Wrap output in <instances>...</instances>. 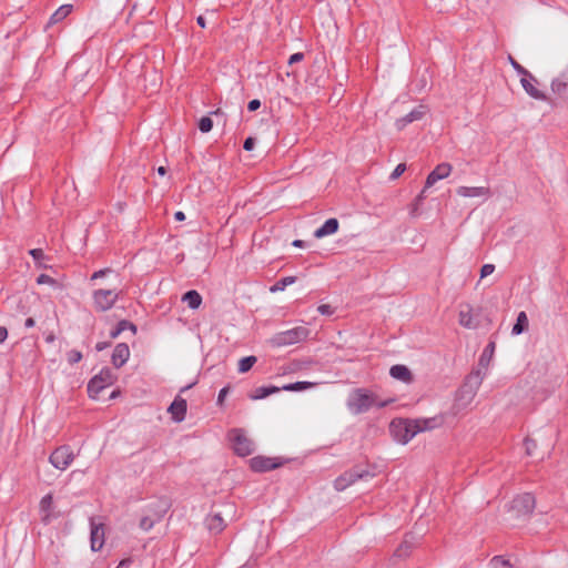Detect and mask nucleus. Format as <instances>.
Instances as JSON below:
<instances>
[{
  "label": "nucleus",
  "instance_id": "nucleus-14",
  "mask_svg": "<svg viewBox=\"0 0 568 568\" xmlns=\"http://www.w3.org/2000/svg\"><path fill=\"white\" fill-rule=\"evenodd\" d=\"M281 464L276 463L275 459L265 456H256L250 460L251 469L256 473L268 471L277 468Z\"/></svg>",
  "mask_w": 568,
  "mask_h": 568
},
{
  "label": "nucleus",
  "instance_id": "nucleus-16",
  "mask_svg": "<svg viewBox=\"0 0 568 568\" xmlns=\"http://www.w3.org/2000/svg\"><path fill=\"white\" fill-rule=\"evenodd\" d=\"M458 323L466 328L474 329L478 326V323L473 316V307L469 304L462 306L458 313Z\"/></svg>",
  "mask_w": 568,
  "mask_h": 568
},
{
  "label": "nucleus",
  "instance_id": "nucleus-1",
  "mask_svg": "<svg viewBox=\"0 0 568 568\" xmlns=\"http://www.w3.org/2000/svg\"><path fill=\"white\" fill-rule=\"evenodd\" d=\"M440 425V420L436 417L432 418H398L392 420L389 430L393 437L400 444H407L418 433L434 429Z\"/></svg>",
  "mask_w": 568,
  "mask_h": 568
},
{
  "label": "nucleus",
  "instance_id": "nucleus-61",
  "mask_svg": "<svg viewBox=\"0 0 568 568\" xmlns=\"http://www.w3.org/2000/svg\"><path fill=\"white\" fill-rule=\"evenodd\" d=\"M45 341H47L48 343H52V342L54 341V335H53V334L48 335V336H47V338H45Z\"/></svg>",
  "mask_w": 568,
  "mask_h": 568
},
{
  "label": "nucleus",
  "instance_id": "nucleus-2",
  "mask_svg": "<svg viewBox=\"0 0 568 568\" xmlns=\"http://www.w3.org/2000/svg\"><path fill=\"white\" fill-rule=\"evenodd\" d=\"M387 404L388 402L376 403V396L366 388L354 389L347 399V407L355 415L366 413L375 405L385 407Z\"/></svg>",
  "mask_w": 568,
  "mask_h": 568
},
{
  "label": "nucleus",
  "instance_id": "nucleus-40",
  "mask_svg": "<svg viewBox=\"0 0 568 568\" xmlns=\"http://www.w3.org/2000/svg\"><path fill=\"white\" fill-rule=\"evenodd\" d=\"M29 254L33 257V260L37 263H40V261H42L44 258V253L41 248H32L29 251ZM39 266H42V265L39 264Z\"/></svg>",
  "mask_w": 568,
  "mask_h": 568
},
{
  "label": "nucleus",
  "instance_id": "nucleus-58",
  "mask_svg": "<svg viewBox=\"0 0 568 568\" xmlns=\"http://www.w3.org/2000/svg\"><path fill=\"white\" fill-rule=\"evenodd\" d=\"M34 324H36V322H34V320H33L32 317H28V318L26 320V322H24V326H26L27 328L33 327V326H34Z\"/></svg>",
  "mask_w": 568,
  "mask_h": 568
},
{
  "label": "nucleus",
  "instance_id": "nucleus-21",
  "mask_svg": "<svg viewBox=\"0 0 568 568\" xmlns=\"http://www.w3.org/2000/svg\"><path fill=\"white\" fill-rule=\"evenodd\" d=\"M338 221L334 217L328 219L325 223L314 232V236L317 239L334 234L338 230Z\"/></svg>",
  "mask_w": 568,
  "mask_h": 568
},
{
  "label": "nucleus",
  "instance_id": "nucleus-57",
  "mask_svg": "<svg viewBox=\"0 0 568 568\" xmlns=\"http://www.w3.org/2000/svg\"><path fill=\"white\" fill-rule=\"evenodd\" d=\"M196 22H197V24L201 28H205L206 27V21H205V18L203 16H199L197 19H196Z\"/></svg>",
  "mask_w": 568,
  "mask_h": 568
},
{
  "label": "nucleus",
  "instance_id": "nucleus-60",
  "mask_svg": "<svg viewBox=\"0 0 568 568\" xmlns=\"http://www.w3.org/2000/svg\"><path fill=\"white\" fill-rule=\"evenodd\" d=\"M158 173H159L160 175H164V174L166 173L165 168H164V166H160V168H158Z\"/></svg>",
  "mask_w": 568,
  "mask_h": 568
},
{
  "label": "nucleus",
  "instance_id": "nucleus-33",
  "mask_svg": "<svg viewBox=\"0 0 568 568\" xmlns=\"http://www.w3.org/2000/svg\"><path fill=\"white\" fill-rule=\"evenodd\" d=\"M161 518H162V515H161V514L156 515V517H151V516H149V515L143 516V517L140 519V524H139V526H140V528H141L142 530L148 531V530H150V529L154 526L155 521L160 520Z\"/></svg>",
  "mask_w": 568,
  "mask_h": 568
},
{
  "label": "nucleus",
  "instance_id": "nucleus-41",
  "mask_svg": "<svg viewBox=\"0 0 568 568\" xmlns=\"http://www.w3.org/2000/svg\"><path fill=\"white\" fill-rule=\"evenodd\" d=\"M118 326L122 327V332H124L125 329H130L133 334L136 333V326L133 323H131V322H129L126 320L120 321L118 323Z\"/></svg>",
  "mask_w": 568,
  "mask_h": 568
},
{
  "label": "nucleus",
  "instance_id": "nucleus-11",
  "mask_svg": "<svg viewBox=\"0 0 568 568\" xmlns=\"http://www.w3.org/2000/svg\"><path fill=\"white\" fill-rule=\"evenodd\" d=\"M551 91L558 99L568 103V68L551 81Z\"/></svg>",
  "mask_w": 568,
  "mask_h": 568
},
{
  "label": "nucleus",
  "instance_id": "nucleus-52",
  "mask_svg": "<svg viewBox=\"0 0 568 568\" xmlns=\"http://www.w3.org/2000/svg\"><path fill=\"white\" fill-rule=\"evenodd\" d=\"M8 337V329L4 326H0V344L3 343Z\"/></svg>",
  "mask_w": 568,
  "mask_h": 568
},
{
  "label": "nucleus",
  "instance_id": "nucleus-13",
  "mask_svg": "<svg viewBox=\"0 0 568 568\" xmlns=\"http://www.w3.org/2000/svg\"><path fill=\"white\" fill-rule=\"evenodd\" d=\"M453 170V166L447 163L443 162L438 164L426 178L425 182V189H429L433 186L437 181L443 180L447 178Z\"/></svg>",
  "mask_w": 568,
  "mask_h": 568
},
{
  "label": "nucleus",
  "instance_id": "nucleus-26",
  "mask_svg": "<svg viewBox=\"0 0 568 568\" xmlns=\"http://www.w3.org/2000/svg\"><path fill=\"white\" fill-rule=\"evenodd\" d=\"M53 498L51 494H47L40 500V511L43 514L42 521L49 523L51 517V507H52Z\"/></svg>",
  "mask_w": 568,
  "mask_h": 568
},
{
  "label": "nucleus",
  "instance_id": "nucleus-47",
  "mask_svg": "<svg viewBox=\"0 0 568 568\" xmlns=\"http://www.w3.org/2000/svg\"><path fill=\"white\" fill-rule=\"evenodd\" d=\"M317 311L322 314V315H332L334 313L333 308L331 305L328 304H321L318 307H317Z\"/></svg>",
  "mask_w": 568,
  "mask_h": 568
},
{
  "label": "nucleus",
  "instance_id": "nucleus-34",
  "mask_svg": "<svg viewBox=\"0 0 568 568\" xmlns=\"http://www.w3.org/2000/svg\"><path fill=\"white\" fill-rule=\"evenodd\" d=\"M489 566L491 568H513L510 561L503 556H494L489 561Z\"/></svg>",
  "mask_w": 568,
  "mask_h": 568
},
{
  "label": "nucleus",
  "instance_id": "nucleus-56",
  "mask_svg": "<svg viewBox=\"0 0 568 568\" xmlns=\"http://www.w3.org/2000/svg\"><path fill=\"white\" fill-rule=\"evenodd\" d=\"M174 219H175L176 221H180V222H181V221H184V220H185V214H184L182 211H178V212H175V214H174Z\"/></svg>",
  "mask_w": 568,
  "mask_h": 568
},
{
  "label": "nucleus",
  "instance_id": "nucleus-4",
  "mask_svg": "<svg viewBox=\"0 0 568 568\" xmlns=\"http://www.w3.org/2000/svg\"><path fill=\"white\" fill-rule=\"evenodd\" d=\"M536 499L532 494L524 493L515 497L510 504L509 511L517 519L528 518L535 510Z\"/></svg>",
  "mask_w": 568,
  "mask_h": 568
},
{
  "label": "nucleus",
  "instance_id": "nucleus-19",
  "mask_svg": "<svg viewBox=\"0 0 568 568\" xmlns=\"http://www.w3.org/2000/svg\"><path fill=\"white\" fill-rule=\"evenodd\" d=\"M531 81L537 82L536 79L532 80L529 77L521 75L520 83H521L524 90L526 91V93L529 94L531 98H534L536 100H542V101L547 100V97L541 91H539L532 84Z\"/></svg>",
  "mask_w": 568,
  "mask_h": 568
},
{
  "label": "nucleus",
  "instance_id": "nucleus-20",
  "mask_svg": "<svg viewBox=\"0 0 568 568\" xmlns=\"http://www.w3.org/2000/svg\"><path fill=\"white\" fill-rule=\"evenodd\" d=\"M389 375L404 383H410L413 381V374L405 365H394L389 369Z\"/></svg>",
  "mask_w": 568,
  "mask_h": 568
},
{
  "label": "nucleus",
  "instance_id": "nucleus-45",
  "mask_svg": "<svg viewBox=\"0 0 568 568\" xmlns=\"http://www.w3.org/2000/svg\"><path fill=\"white\" fill-rule=\"evenodd\" d=\"M495 271V265L493 264H485L481 266V270H480V277H486L488 275H490L493 272Z\"/></svg>",
  "mask_w": 568,
  "mask_h": 568
},
{
  "label": "nucleus",
  "instance_id": "nucleus-31",
  "mask_svg": "<svg viewBox=\"0 0 568 568\" xmlns=\"http://www.w3.org/2000/svg\"><path fill=\"white\" fill-rule=\"evenodd\" d=\"M257 362V358L256 356H246V357H243L240 359L239 362V373H246L248 372L253 366L254 364Z\"/></svg>",
  "mask_w": 568,
  "mask_h": 568
},
{
  "label": "nucleus",
  "instance_id": "nucleus-49",
  "mask_svg": "<svg viewBox=\"0 0 568 568\" xmlns=\"http://www.w3.org/2000/svg\"><path fill=\"white\" fill-rule=\"evenodd\" d=\"M255 142H256V140L252 136H248L247 139H245L244 144H243L244 150L252 151L255 146Z\"/></svg>",
  "mask_w": 568,
  "mask_h": 568
},
{
  "label": "nucleus",
  "instance_id": "nucleus-15",
  "mask_svg": "<svg viewBox=\"0 0 568 568\" xmlns=\"http://www.w3.org/2000/svg\"><path fill=\"white\" fill-rule=\"evenodd\" d=\"M130 357V349L125 343L118 344L112 353V364L114 367H122Z\"/></svg>",
  "mask_w": 568,
  "mask_h": 568
},
{
  "label": "nucleus",
  "instance_id": "nucleus-7",
  "mask_svg": "<svg viewBox=\"0 0 568 568\" xmlns=\"http://www.w3.org/2000/svg\"><path fill=\"white\" fill-rule=\"evenodd\" d=\"M373 477L374 474H372L369 470L355 466L352 469L343 473L334 480V488L338 491H342L359 479H367Z\"/></svg>",
  "mask_w": 568,
  "mask_h": 568
},
{
  "label": "nucleus",
  "instance_id": "nucleus-38",
  "mask_svg": "<svg viewBox=\"0 0 568 568\" xmlns=\"http://www.w3.org/2000/svg\"><path fill=\"white\" fill-rule=\"evenodd\" d=\"M67 359L71 365L79 363L82 359V353L77 349H71L67 354Z\"/></svg>",
  "mask_w": 568,
  "mask_h": 568
},
{
  "label": "nucleus",
  "instance_id": "nucleus-24",
  "mask_svg": "<svg viewBox=\"0 0 568 568\" xmlns=\"http://www.w3.org/2000/svg\"><path fill=\"white\" fill-rule=\"evenodd\" d=\"M72 10H73L72 4L61 6L50 17L49 24H54V23H58V22L64 20L72 12Z\"/></svg>",
  "mask_w": 568,
  "mask_h": 568
},
{
  "label": "nucleus",
  "instance_id": "nucleus-51",
  "mask_svg": "<svg viewBox=\"0 0 568 568\" xmlns=\"http://www.w3.org/2000/svg\"><path fill=\"white\" fill-rule=\"evenodd\" d=\"M229 393V387H223L220 393H219V396H217V405H222L226 395Z\"/></svg>",
  "mask_w": 568,
  "mask_h": 568
},
{
  "label": "nucleus",
  "instance_id": "nucleus-5",
  "mask_svg": "<svg viewBox=\"0 0 568 568\" xmlns=\"http://www.w3.org/2000/svg\"><path fill=\"white\" fill-rule=\"evenodd\" d=\"M310 331L304 326H297L284 332L276 333L271 343L273 346L282 347L300 343L307 338Z\"/></svg>",
  "mask_w": 568,
  "mask_h": 568
},
{
  "label": "nucleus",
  "instance_id": "nucleus-59",
  "mask_svg": "<svg viewBox=\"0 0 568 568\" xmlns=\"http://www.w3.org/2000/svg\"><path fill=\"white\" fill-rule=\"evenodd\" d=\"M293 245L296 246V247H303L304 246V241L295 240V241H293Z\"/></svg>",
  "mask_w": 568,
  "mask_h": 568
},
{
  "label": "nucleus",
  "instance_id": "nucleus-30",
  "mask_svg": "<svg viewBox=\"0 0 568 568\" xmlns=\"http://www.w3.org/2000/svg\"><path fill=\"white\" fill-rule=\"evenodd\" d=\"M495 351V342L488 343V345L485 347L483 354L479 357V366L486 368L489 364V361L494 354Z\"/></svg>",
  "mask_w": 568,
  "mask_h": 568
},
{
  "label": "nucleus",
  "instance_id": "nucleus-44",
  "mask_svg": "<svg viewBox=\"0 0 568 568\" xmlns=\"http://www.w3.org/2000/svg\"><path fill=\"white\" fill-rule=\"evenodd\" d=\"M38 284H55V280L52 278L50 275L47 274H40L37 278Z\"/></svg>",
  "mask_w": 568,
  "mask_h": 568
},
{
  "label": "nucleus",
  "instance_id": "nucleus-12",
  "mask_svg": "<svg viewBox=\"0 0 568 568\" xmlns=\"http://www.w3.org/2000/svg\"><path fill=\"white\" fill-rule=\"evenodd\" d=\"M91 526V549L93 551H99L102 549L104 545V525L102 523L97 524L94 518L90 519Z\"/></svg>",
  "mask_w": 568,
  "mask_h": 568
},
{
  "label": "nucleus",
  "instance_id": "nucleus-10",
  "mask_svg": "<svg viewBox=\"0 0 568 568\" xmlns=\"http://www.w3.org/2000/svg\"><path fill=\"white\" fill-rule=\"evenodd\" d=\"M74 457L75 455L73 454L71 447L68 445H62L51 453L49 462L54 468L64 470L72 464Z\"/></svg>",
  "mask_w": 568,
  "mask_h": 568
},
{
  "label": "nucleus",
  "instance_id": "nucleus-23",
  "mask_svg": "<svg viewBox=\"0 0 568 568\" xmlns=\"http://www.w3.org/2000/svg\"><path fill=\"white\" fill-rule=\"evenodd\" d=\"M424 114H425V112L422 109H415V110L410 111L408 114H406L405 116L398 119L396 121V126L399 130H402L406 124L422 119Z\"/></svg>",
  "mask_w": 568,
  "mask_h": 568
},
{
  "label": "nucleus",
  "instance_id": "nucleus-53",
  "mask_svg": "<svg viewBox=\"0 0 568 568\" xmlns=\"http://www.w3.org/2000/svg\"><path fill=\"white\" fill-rule=\"evenodd\" d=\"M121 333H122V327H119L116 325L115 328L110 332V337L116 338Z\"/></svg>",
  "mask_w": 568,
  "mask_h": 568
},
{
  "label": "nucleus",
  "instance_id": "nucleus-46",
  "mask_svg": "<svg viewBox=\"0 0 568 568\" xmlns=\"http://www.w3.org/2000/svg\"><path fill=\"white\" fill-rule=\"evenodd\" d=\"M112 270L111 268H102V270H99L97 272H94L92 275H91V281H95L98 278H102L104 277L106 274L111 273Z\"/></svg>",
  "mask_w": 568,
  "mask_h": 568
},
{
  "label": "nucleus",
  "instance_id": "nucleus-8",
  "mask_svg": "<svg viewBox=\"0 0 568 568\" xmlns=\"http://www.w3.org/2000/svg\"><path fill=\"white\" fill-rule=\"evenodd\" d=\"M115 382V376L111 368L105 367L92 377L88 384V394L91 398H97L99 394Z\"/></svg>",
  "mask_w": 568,
  "mask_h": 568
},
{
  "label": "nucleus",
  "instance_id": "nucleus-17",
  "mask_svg": "<svg viewBox=\"0 0 568 568\" xmlns=\"http://www.w3.org/2000/svg\"><path fill=\"white\" fill-rule=\"evenodd\" d=\"M186 408H187L186 400L181 397H178L171 403V405L169 407V413L172 414V418L175 422H182L185 418Z\"/></svg>",
  "mask_w": 568,
  "mask_h": 568
},
{
  "label": "nucleus",
  "instance_id": "nucleus-9",
  "mask_svg": "<svg viewBox=\"0 0 568 568\" xmlns=\"http://www.w3.org/2000/svg\"><path fill=\"white\" fill-rule=\"evenodd\" d=\"M121 292L115 290H97L92 293L93 306L97 312H106L116 303Z\"/></svg>",
  "mask_w": 568,
  "mask_h": 568
},
{
  "label": "nucleus",
  "instance_id": "nucleus-50",
  "mask_svg": "<svg viewBox=\"0 0 568 568\" xmlns=\"http://www.w3.org/2000/svg\"><path fill=\"white\" fill-rule=\"evenodd\" d=\"M260 106H261V101L257 99L251 100L247 104V109L251 112L256 111L257 109H260Z\"/></svg>",
  "mask_w": 568,
  "mask_h": 568
},
{
  "label": "nucleus",
  "instance_id": "nucleus-43",
  "mask_svg": "<svg viewBox=\"0 0 568 568\" xmlns=\"http://www.w3.org/2000/svg\"><path fill=\"white\" fill-rule=\"evenodd\" d=\"M422 203L418 202L416 199L414 200V202L410 204L409 206V214L413 216V217H416L419 215V207H420Z\"/></svg>",
  "mask_w": 568,
  "mask_h": 568
},
{
  "label": "nucleus",
  "instance_id": "nucleus-39",
  "mask_svg": "<svg viewBox=\"0 0 568 568\" xmlns=\"http://www.w3.org/2000/svg\"><path fill=\"white\" fill-rule=\"evenodd\" d=\"M524 445H525L526 454L528 456H532L534 449L537 448L536 440L532 439V438L526 437L525 440H524Z\"/></svg>",
  "mask_w": 568,
  "mask_h": 568
},
{
  "label": "nucleus",
  "instance_id": "nucleus-32",
  "mask_svg": "<svg viewBox=\"0 0 568 568\" xmlns=\"http://www.w3.org/2000/svg\"><path fill=\"white\" fill-rule=\"evenodd\" d=\"M296 277L295 276H286L281 280H278L271 288V292H278L285 290L286 286L295 283Z\"/></svg>",
  "mask_w": 568,
  "mask_h": 568
},
{
  "label": "nucleus",
  "instance_id": "nucleus-22",
  "mask_svg": "<svg viewBox=\"0 0 568 568\" xmlns=\"http://www.w3.org/2000/svg\"><path fill=\"white\" fill-rule=\"evenodd\" d=\"M489 190L481 186H459L457 194L464 197H476L487 195Z\"/></svg>",
  "mask_w": 568,
  "mask_h": 568
},
{
  "label": "nucleus",
  "instance_id": "nucleus-29",
  "mask_svg": "<svg viewBox=\"0 0 568 568\" xmlns=\"http://www.w3.org/2000/svg\"><path fill=\"white\" fill-rule=\"evenodd\" d=\"M413 550V544L405 539L395 550L394 557L405 559L407 558Z\"/></svg>",
  "mask_w": 568,
  "mask_h": 568
},
{
  "label": "nucleus",
  "instance_id": "nucleus-42",
  "mask_svg": "<svg viewBox=\"0 0 568 568\" xmlns=\"http://www.w3.org/2000/svg\"><path fill=\"white\" fill-rule=\"evenodd\" d=\"M406 171V164L399 163L390 174V180H396Z\"/></svg>",
  "mask_w": 568,
  "mask_h": 568
},
{
  "label": "nucleus",
  "instance_id": "nucleus-6",
  "mask_svg": "<svg viewBox=\"0 0 568 568\" xmlns=\"http://www.w3.org/2000/svg\"><path fill=\"white\" fill-rule=\"evenodd\" d=\"M227 437L233 444L234 453L239 456H248L255 449L253 440L250 439L245 432L241 428L231 429L227 434Z\"/></svg>",
  "mask_w": 568,
  "mask_h": 568
},
{
  "label": "nucleus",
  "instance_id": "nucleus-36",
  "mask_svg": "<svg viewBox=\"0 0 568 568\" xmlns=\"http://www.w3.org/2000/svg\"><path fill=\"white\" fill-rule=\"evenodd\" d=\"M314 384L310 383V382H296V383L283 386L282 389L290 390V392H297V390H303V389L310 388Z\"/></svg>",
  "mask_w": 568,
  "mask_h": 568
},
{
  "label": "nucleus",
  "instance_id": "nucleus-62",
  "mask_svg": "<svg viewBox=\"0 0 568 568\" xmlns=\"http://www.w3.org/2000/svg\"><path fill=\"white\" fill-rule=\"evenodd\" d=\"M115 396H116V393H115V392H113V393H112V395H111V397H112V398H114Z\"/></svg>",
  "mask_w": 568,
  "mask_h": 568
},
{
  "label": "nucleus",
  "instance_id": "nucleus-48",
  "mask_svg": "<svg viewBox=\"0 0 568 568\" xmlns=\"http://www.w3.org/2000/svg\"><path fill=\"white\" fill-rule=\"evenodd\" d=\"M304 59V53L302 52H296L294 54H292L288 59V64L292 65L294 63H297V62H301L302 60Z\"/></svg>",
  "mask_w": 568,
  "mask_h": 568
},
{
  "label": "nucleus",
  "instance_id": "nucleus-27",
  "mask_svg": "<svg viewBox=\"0 0 568 568\" xmlns=\"http://www.w3.org/2000/svg\"><path fill=\"white\" fill-rule=\"evenodd\" d=\"M182 301L186 302L190 308L196 310L202 303V296L199 294V292L192 290L183 295Z\"/></svg>",
  "mask_w": 568,
  "mask_h": 568
},
{
  "label": "nucleus",
  "instance_id": "nucleus-54",
  "mask_svg": "<svg viewBox=\"0 0 568 568\" xmlns=\"http://www.w3.org/2000/svg\"><path fill=\"white\" fill-rule=\"evenodd\" d=\"M109 346H110V343H108V342H99V343L95 345V349H97L98 352H101V351L105 349V348H106V347H109Z\"/></svg>",
  "mask_w": 568,
  "mask_h": 568
},
{
  "label": "nucleus",
  "instance_id": "nucleus-37",
  "mask_svg": "<svg viewBox=\"0 0 568 568\" xmlns=\"http://www.w3.org/2000/svg\"><path fill=\"white\" fill-rule=\"evenodd\" d=\"M213 128V121L210 116H203L199 121V129L203 133H207Z\"/></svg>",
  "mask_w": 568,
  "mask_h": 568
},
{
  "label": "nucleus",
  "instance_id": "nucleus-35",
  "mask_svg": "<svg viewBox=\"0 0 568 568\" xmlns=\"http://www.w3.org/2000/svg\"><path fill=\"white\" fill-rule=\"evenodd\" d=\"M508 61L511 64V67L516 70V72L520 75L529 77L530 79L535 80V77L525 69L521 64H519L513 55H508Z\"/></svg>",
  "mask_w": 568,
  "mask_h": 568
},
{
  "label": "nucleus",
  "instance_id": "nucleus-25",
  "mask_svg": "<svg viewBox=\"0 0 568 568\" xmlns=\"http://www.w3.org/2000/svg\"><path fill=\"white\" fill-rule=\"evenodd\" d=\"M280 390L276 386H261L256 387L248 397L253 400L263 399L271 394L277 393Z\"/></svg>",
  "mask_w": 568,
  "mask_h": 568
},
{
  "label": "nucleus",
  "instance_id": "nucleus-63",
  "mask_svg": "<svg viewBox=\"0 0 568 568\" xmlns=\"http://www.w3.org/2000/svg\"><path fill=\"white\" fill-rule=\"evenodd\" d=\"M241 568H245V567H241Z\"/></svg>",
  "mask_w": 568,
  "mask_h": 568
},
{
  "label": "nucleus",
  "instance_id": "nucleus-18",
  "mask_svg": "<svg viewBox=\"0 0 568 568\" xmlns=\"http://www.w3.org/2000/svg\"><path fill=\"white\" fill-rule=\"evenodd\" d=\"M207 529L212 534H220L224 530L226 524L220 513H212L205 519Z\"/></svg>",
  "mask_w": 568,
  "mask_h": 568
},
{
  "label": "nucleus",
  "instance_id": "nucleus-3",
  "mask_svg": "<svg viewBox=\"0 0 568 568\" xmlns=\"http://www.w3.org/2000/svg\"><path fill=\"white\" fill-rule=\"evenodd\" d=\"M484 378L485 373H483L480 368L470 372V374L466 377L465 383L463 384L458 392L457 400H463L464 406L470 404L475 398L477 390L479 389Z\"/></svg>",
  "mask_w": 568,
  "mask_h": 568
},
{
  "label": "nucleus",
  "instance_id": "nucleus-28",
  "mask_svg": "<svg viewBox=\"0 0 568 568\" xmlns=\"http://www.w3.org/2000/svg\"><path fill=\"white\" fill-rule=\"evenodd\" d=\"M528 328V317L527 314L523 311L517 315L516 323L513 326L511 333L514 335H519L524 333Z\"/></svg>",
  "mask_w": 568,
  "mask_h": 568
},
{
  "label": "nucleus",
  "instance_id": "nucleus-55",
  "mask_svg": "<svg viewBox=\"0 0 568 568\" xmlns=\"http://www.w3.org/2000/svg\"><path fill=\"white\" fill-rule=\"evenodd\" d=\"M427 189H423L420 193L416 196V200L423 204V201L426 199Z\"/></svg>",
  "mask_w": 568,
  "mask_h": 568
}]
</instances>
